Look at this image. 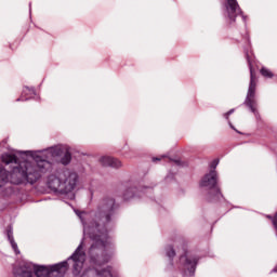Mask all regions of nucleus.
<instances>
[{"instance_id":"6e6552de","label":"nucleus","mask_w":277,"mask_h":277,"mask_svg":"<svg viewBox=\"0 0 277 277\" xmlns=\"http://www.w3.org/2000/svg\"><path fill=\"white\" fill-rule=\"evenodd\" d=\"M223 14L227 25H233L236 18L243 14V12H241V8H239L237 0H225L223 5Z\"/></svg>"},{"instance_id":"39448f33","label":"nucleus","mask_w":277,"mask_h":277,"mask_svg":"<svg viewBox=\"0 0 277 277\" xmlns=\"http://www.w3.org/2000/svg\"><path fill=\"white\" fill-rule=\"evenodd\" d=\"M200 256L198 254L187 250L185 245L182 246V254L180 255L179 262L175 264L176 269L181 271L183 277L196 276V267Z\"/></svg>"},{"instance_id":"9b49d317","label":"nucleus","mask_w":277,"mask_h":277,"mask_svg":"<svg viewBox=\"0 0 277 277\" xmlns=\"http://www.w3.org/2000/svg\"><path fill=\"white\" fill-rule=\"evenodd\" d=\"M100 163L106 168H122V161L118 160V158H114L111 156H103L100 159Z\"/></svg>"},{"instance_id":"f8f14e48","label":"nucleus","mask_w":277,"mask_h":277,"mask_svg":"<svg viewBox=\"0 0 277 277\" xmlns=\"http://www.w3.org/2000/svg\"><path fill=\"white\" fill-rule=\"evenodd\" d=\"M6 237H8L9 243H11V247L14 250L15 254H21V250H18V245L14 240V229L12 228V225L8 226V228H6Z\"/></svg>"},{"instance_id":"dca6fc26","label":"nucleus","mask_w":277,"mask_h":277,"mask_svg":"<svg viewBox=\"0 0 277 277\" xmlns=\"http://www.w3.org/2000/svg\"><path fill=\"white\" fill-rule=\"evenodd\" d=\"M217 166H220V159H214V160L210 163V170H215V168H217Z\"/></svg>"},{"instance_id":"423d86ee","label":"nucleus","mask_w":277,"mask_h":277,"mask_svg":"<svg viewBox=\"0 0 277 277\" xmlns=\"http://www.w3.org/2000/svg\"><path fill=\"white\" fill-rule=\"evenodd\" d=\"M246 57L250 70V84L243 104L249 107L250 111L255 116L256 120H259V118H261V115L259 114V109H256V107H259V104L254 98V96L256 95V76L254 75V69H252V63L250 62V54H248V52H246Z\"/></svg>"},{"instance_id":"1a4fd4ad","label":"nucleus","mask_w":277,"mask_h":277,"mask_svg":"<svg viewBox=\"0 0 277 277\" xmlns=\"http://www.w3.org/2000/svg\"><path fill=\"white\" fill-rule=\"evenodd\" d=\"M38 267H44V265L24 262L14 268L13 274L15 277H34V275L36 276V269H38Z\"/></svg>"},{"instance_id":"20e7f679","label":"nucleus","mask_w":277,"mask_h":277,"mask_svg":"<svg viewBox=\"0 0 277 277\" xmlns=\"http://www.w3.org/2000/svg\"><path fill=\"white\" fill-rule=\"evenodd\" d=\"M79 185V173L72 169H60L50 174L47 186L54 194L66 196L68 200H75V189Z\"/></svg>"},{"instance_id":"ddd939ff","label":"nucleus","mask_w":277,"mask_h":277,"mask_svg":"<svg viewBox=\"0 0 277 277\" xmlns=\"http://www.w3.org/2000/svg\"><path fill=\"white\" fill-rule=\"evenodd\" d=\"M34 96H36V89H34V87H24L21 97L16 101L17 103H19V101H29V98H34Z\"/></svg>"},{"instance_id":"b1692460","label":"nucleus","mask_w":277,"mask_h":277,"mask_svg":"<svg viewBox=\"0 0 277 277\" xmlns=\"http://www.w3.org/2000/svg\"><path fill=\"white\" fill-rule=\"evenodd\" d=\"M242 19L246 21V16L242 15Z\"/></svg>"},{"instance_id":"4be33fe9","label":"nucleus","mask_w":277,"mask_h":277,"mask_svg":"<svg viewBox=\"0 0 277 277\" xmlns=\"http://www.w3.org/2000/svg\"><path fill=\"white\" fill-rule=\"evenodd\" d=\"M29 12H31V3H29Z\"/></svg>"},{"instance_id":"5701e85b","label":"nucleus","mask_w":277,"mask_h":277,"mask_svg":"<svg viewBox=\"0 0 277 277\" xmlns=\"http://www.w3.org/2000/svg\"><path fill=\"white\" fill-rule=\"evenodd\" d=\"M273 272H277V266L273 269Z\"/></svg>"},{"instance_id":"6ab92c4d","label":"nucleus","mask_w":277,"mask_h":277,"mask_svg":"<svg viewBox=\"0 0 277 277\" xmlns=\"http://www.w3.org/2000/svg\"><path fill=\"white\" fill-rule=\"evenodd\" d=\"M227 114H228L229 116H232V114H235V108H232L229 111H227Z\"/></svg>"},{"instance_id":"f03ea898","label":"nucleus","mask_w":277,"mask_h":277,"mask_svg":"<svg viewBox=\"0 0 277 277\" xmlns=\"http://www.w3.org/2000/svg\"><path fill=\"white\" fill-rule=\"evenodd\" d=\"M51 159H56L62 166H68L72 161L70 146L56 145L42 150H19L15 154H3L2 163H14L12 172L5 170L0 163V187L5 185H35L42 174L53 170Z\"/></svg>"},{"instance_id":"7ed1b4c3","label":"nucleus","mask_w":277,"mask_h":277,"mask_svg":"<svg viewBox=\"0 0 277 277\" xmlns=\"http://www.w3.org/2000/svg\"><path fill=\"white\" fill-rule=\"evenodd\" d=\"M83 248L84 245L82 240L67 261L53 265L39 266L36 269V277H62L68 272V267H71L74 276H79L85 263V250Z\"/></svg>"},{"instance_id":"f257e3e1","label":"nucleus","mask_w":277,"mask_h":277,"mask_svg":"<svg viewBox=\"0 0 277 277\" xmlns=\"http://www.w3.org/2000/svg\"><path fill=\"white\" fill-rule=\"evenodd\" d=\"M75 213L81 222L83 236L93 241L89 249V259L93 271L89 274H95V277L116 276V271L111 266L101 268L114 256L115 246L107 235V224L114 220L116 199L105 196L100 199L95 210L90 212L75 210Z\"/></svg>"},{"instance_id":"9d476101","label":"nucleus","mask_w":277,"mask_h":277,"mask_svg":"<svg viewBox=\"0 0 277 277\" xmlns=\"http://www.w3.org/2000/svg\"><path fill=\"white\" fill-rule=\"evenodd\" d=\"M153 192V188L150 187H143L138 189L137 193V187L131 183L126 184V188L123 190V200H133V198H142V194H146Z\"/></svg>"},{"instance_id":"0eeeda50","label":"nucleus","mask_w":277,"mask_h":277,"mask_svg":"<svg viewBox=\"0 0 277 277\" xmlns=\"http://www.w3.org/2000/svg\"><path fill=\"white\" fill-rule=\"evenodd\" d=\"M200 187L209 189L207 200L209 202H217L221 198H224L220 187L217 186V171L210 170L209 173L202 176L200 181Z\"/></svg>"},{"instance_id":"aec40b11","label":"nucleus","mask_w":277,"mask_h":277,"mask_svg":"<svg viewBox=\"0 0 277 277\" xmlns=\"http://www.w3.org/2000/svg\"><path fill=\"white\" fill-rule=\"evenodd\" d=\"M228 124H229L230 129H233L234 131H236L235 126H234L230 121H228Z\"/></svg>"},{"instance_id":"4468645a","label":"nucleus","mask_w":277,"mask_h":277,"mask_svg":"<svg viewBox=\"0 0 277 277\" xmlns=\"http://www.w3.org/2000/svg\"><path fill=\"white\" fill-rule=\"evenodd\" d=\"M166 256L169 259V269L174 267V258L176 256V251H174V247L169 245L164 248Z\"/></svg>"},{"instance_id":"a211bd4d","label":"nucleus","mask_w":277,"mask_h":277,"mask_svg":"<svg viewBox=\"0 0 277 277\" xmlns=\"http://www.w3.org/2000/svg\"><path fill=\"white\" fill-rule=\"evenodd\" d=\"M223 117H224L225 120H228V118L230 117V115H229L228 113H225V114H223Z\"/></svg>"},{"instance_id":"412c9836","label":"nucleus","mask_w":277,"mask_h":277,"mask_svg":"<svg viewBox=\"0 0 277 277\" xmlns=\"http://www.w3.org/2000/svg\"><path fill=\"white\" fill-rule=\"evenodd\" d=\"M167 181H169V179H174V175L173 174H169V175H167Z\"/></svg>"},{"instance_id":"2eb2a0df","label":"nucleus","mask_w":277,"mask_h":277,"mask_svg":"<svg viewBox=\"0 0 277 277\" xmlns=\"http://www.w3.org/2000/svg\"><path fill=\"white\" fill-rule=\"evenodd\" d=\"M262 77H265L266 79H272L274 77V72L272 70L267 69V67H262L260 70Z\"/></svg>"},{"instance_id":"393cba45","label":"nucleus","mask_w":277,"mask_h":277,"mask_svg":"<svg viewBox=\"0 0 277 277\" xmlns=\"http://www.w3.org/2000/svg\"><path fill=\"white\" fill-rule=\"evenodd\" d=\"M124 156L127 157V154H124Z\"/></svg>"},{"instance_id":"f3484780","label":"nucleus","mask_w":277,"mask_h":277,"mask_svg":"<svg viewBox=\"0 0 277 277\" xmlns=\"http://www.w3.org/2000/svg\"><path fill=\"white\" fill-rule=\"evenodd\" d=\"M166 156H161V157H154L153 161H161V159H163Z\"/></svg>"}]
</instances>
